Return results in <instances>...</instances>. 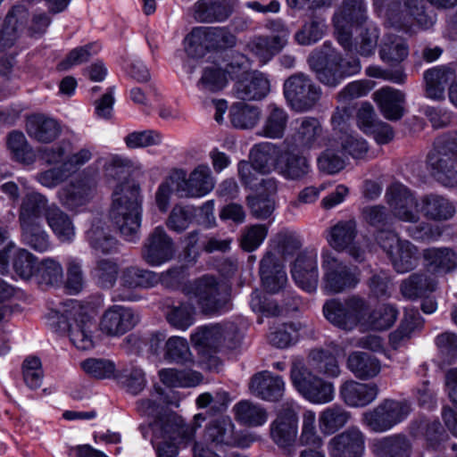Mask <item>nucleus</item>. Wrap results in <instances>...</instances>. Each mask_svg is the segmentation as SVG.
Returning a JSON list of instances; mask_svg holds the SVG:
<instances>
[{
	"instance_id": "obj_30",
	"label": "nucleus",
	"mask_w": 457,
	"mask_h": 457,
	"mask_svg": "<svg viewBox=\"0 0 457 457\" xmlns=\"http://www.w3.org/2000/svg\"><path fill=\"white\" fill-rule=\"evenodd\" d=\"M155 439L151 444L155 449L157 457H176L179 447L176 444L178 428L171 420H162L155 424Z\"/></svg>"
},
{
	"instance_id": "obj_45",
	"label": "nucleus",
	"mask_w": 457,
	"mask_h": 457,
	"mask_svg": "<svg viewBox=\"0 0 457 457\" xmlns=\"http://www.w3.org/2000/svg\"><path fill=\"white\" fill-rule=\"evenodd\" d=\"M278 171L287 179L297 180L311 171V165L305 156L287 152L283 163L278 166Z\"/></svg>"
},
{
	"instance_id": "obj_62",
	"label": "nucleus",
	"mask_w": 457,
	"mask_h": 457,
	"mask_svg": "<svg viewBox=\"0 0 457 457\" xmlns=\"http://www.w3.org/2000/svg\"><path fill=\"white\" fill-rule=\"evenodd\" d=\"M162 136L156 130L146 129L133 131L124 137V143L129 149L145 148L158 145L162 143Z\"/></svg>"
},
{
	"instance_id": "obj_26",
	"label": "nucleus",
	"mask_w": 457,
	"mask_h": 457,
	"mask_svg": "<svg viewBox=\"0 0 457 457\" xmlns=\"http://www.w3.org/2000/svg\"><path fill=\"white\" fill-rule=\"evenodd\" d=\"M373 100L386 120H398L403 116L405 94L403 91L383 87L373 93Z\"/></svg>"
},
{
	"instance_id": "obj_16",
	"label": "nucleus",
	"mask_w": 457,
	"mask_h": 457,
	"mask_svg": "<svg viewBox=\"0 0 457 457\" xmlns=\"http://www.w3.org/2000/svg\"><path fill=\"white\" fill-rule=\"evenodd\" d=\"M356 236L357 224L353 219L340 220L330 228L328 242L337 252L347 251L354 261L361 262L365 259V251L355 244Z\"/></svg>"
},
{
	"instance_id": "obj_41",
	"label": "nucleus",
	"mask_w": 457,
	"mask_h": 457,
	"mask_svg": "<svg viewBox=\"0 0 457 457\" xmlns=\"http://www.w3.org/2000/svg\"><path fill=\"white\" fill-rule=\"evenodd\" d=\"M424 79L427 96L434 100H440L445 97V90L450 81L453 79V73L446 67H436L424 73Z\"/></svg>"
},
{
	"instance_id": "obj_38",
	"label": "nucleus",
	"mask_w": 457,
	"mask_h": 457,
	"mask_svg": "<svg viewBox=\"0 0 457 457\" xmlns=\"http://www.w3.org/2000/svg\"><path fill=\"white\" fill-rule=\"evenodd\" d=\"M61 132V124L55 119L43 113L30 114V137L37 142L51 143Z\"/></svg>"
},
{
	"instance_id": "obj_24",
	"label": "nucleus",
	"mask_w": 457,
	"mask_h": 457,
	"mask_svg": "<svg viewBox=\"0 0 457 457\" xmlns=\"http://www.w3.org/2000/svg\"><path fill=\"white\" fill-rule=\"evenodd\" d=\"M250 392L265 401H278L284 395L285 382L268 370L254 374L249 383Z\"/></svg>"
},
{
	"instance_id": "obj_64",
	"label": "nucleus",
	"mask_w": 457,
	"mask_h": 457,
	"mask_svg": "<svg viewBox=\"0 0 457 457\" xmlns=\"http://www.w3.org/2000/svg\"><path fill=\"white\" fill-rule=\"evenodd\" d=\"M303 396L312 403H327L334 399V386L322 378L315 379Z\"/></svg>"
},
{
	"instance_id": "obj_9",
	"label": "nucleus",
	"mask_w": 457,
	"mask_h": 457,
	"mask_svg": "<svg viewBox=\"0 0 457 457\" xmlns=\"http://www.w3.org/2000/svg\"><path fill=\"white\" fill-rule=\"evenodd\" d=\"M368 310L366 300L353 295L343 302L339 299H329L323 305L324 317L334 326L351 330L361 321Z\"/></svg>"
},
{
	"instance_id": "obj_27",
	"label": "nucleus",
	"mask_w": 457,
	"mask_h": 457,
	"mask_svg": "<svg viewBox=\"0 0 457 457\" xmlns=\"http://www.w3.org/2000/svg\"><path fill=\"white\" fill-rule=\"evenodd\" d=\"M292 277L302 289L312 293L317 289L319 282L318 262L316 254H300L291 270Z\"/></svg>"
},
{
	"instance_id": "obj_7",
	"label": "nucleus",
	"mask_w": 457,
	"mask_h": 457,
	"mask_svg": "<svg viewBox=\"0 0 457 457\" xmlns=\"http://www.w3.org/2000/svg\"><path fill=\"white\" fill-rule=\"evenodd\" d=\"M322 290L328 294H340L355 288L361 281V271L337 259L330 252L322 253Z\"/></svg>"
},
{
	"instance_id": "obj_58",
	"label": "nucleus",
	"mask_w": 457,
	"mask_h": 457,
	"mask_svg": "<svg viewBox=\"0 0 457 457\" xmlns=\"http://www.w3.org/2000/svg\"><path fill=\"white\" fill-rule=\"evenodd\" d=\"M228 83L226 72L216 66L204 69L197 87L204 92L215 93L222 90Z\"/></svg>"
},
{
	"instance_id": "obj_63",
	"label": "nucleus",
	"mask_w": 457,
	"mask_h": 457,
	"mask_svg": "<svg viewBox=\"0 0 457 457\" xmlns=\"http://www.w3.org/2000/svg\"><path fill=\"white\" fill-rule=\"evenodd\" d=\"M290 378L293 386L302 395L306 392L315 379L320 378L313 375L300 360H295L293 362L290 370Z\"/></svg>"
},
{
	"instance_id": "obj_55",
	"label": "nucleus",
	"mask_w": 457,
	"mask_h": 457,
	"mask_svg": "<svg viewBox=\"0 0 457 457\" xmlns=\"http://www.w3.org/2000/svg\"><path fill=\"white\" fill-rule=\"evenodd\" d=\"M197 215V209L193 205H175L166 221L167 227L178 233L186 230Z\"/></svg>"
},
{
	"instance_id": "obj_2",
	"label": "nucleus",
	"mask_w": 457,
	"mask_h": 457,
	"mask_svg": "<svg viewBox=\"0 0 457 457\" xmlns=\"http://www.w3.org/2000/svg\"><path fill=\"white\" fill-rule=\"evenodd\" d=\"M141 214L139 186L132 181H124L118 185L112 194L110 217L124 239H138Z\"/></svg>"
},
{
	"instance_id": "obj_20",
	"label": "nucleus",
	"mask_w": 457,
	"mask_h": 457,
	"mask_svg": "<svg viewBox=\"0 0 457 457\" xmlns=\"http://www.w3.org/2000/svg\"><path fill=\"white\" fill-rule=\"evenodd\" d=\"M292 139L294 145L303 150L318 149L326 143L321 123L314 117L297 119Z\"/></svg>"
},
{
	"instance_id": "obj_15",
	"label": "nucleus",
	"mask_w": 457,
	"mask_h": 457,
	"mask_svg": "<svg viewBox=\"0 0 457 457\" xmlns=\"http://www.w3.org/2000/svg\"><path fill=\"white\" fill-rule=\"evenodd\" d=\"M393 215L404 222L417 223L420 220L419 202L411 190L401 183H393L385 195Z\"/></svg>"
},
{
	"instance_id": "obj_18",
	"label": "nucleus",
	"mask_w": 457,
	"mask_h": 457,
	"mask_svg": "<svg viewBox=\"0 0 457 457\" xmlns=\"http://www.w3.org/2000/svg\"><path fill=\"white\" fill-rule=\"evenodd\" d=\"M365 441V434L358 427H350L329 440L328 454L330 457H362Z\"/></svg>"
},
{
	"instance_id": "obj_5",
	"label": "nucleus",
	"mask_w": 457,
	"mask_h": 457,
	"mask_svg": "<svg viewBox=\"0 0 457 457\" xmlns=\"http://www.w3.org/2000/svg\"><path fill=\"white\" fill-rule=\"evenodd\" d=\"M375 238L397 273H406L417 267L419 250L412 243L401 239L397 233L390 229L378 230Z\"/></svg>"
},
{
	"instance_id": "obj_17",
	"label": "nucleus",
	"mask_w": 457,
	"mask_h": 457,
	"mask_svg": "<svg viewBox=\"0 0 457 457\" xmlns=\"http://www.w3.org/2000/svg\"><path fill=\"white\" fill-rule=\"evenodd\" d=\"M96 188L95 179L79 176L57 192V197L62 206L75 211L88 204L93 198Z\"/></svg>"
},
{
	"instance_id": "obj_10",
	"label": "nucleus",
	"mask_w": 457,
	"mask_h": 457,
	"mask_svg": "<svg viewBox=\"0 0 457 457\" xmlns=\"http://www.w3.org/2000/svg\"><path fill=\"white\" fill-rule=\"evenodd\" d=\"M411 407L404 401L385 399L372 410L362 414L361 422L374 433H384L403 422Z\"/></svg>"
},
{
	"instance_id": "obj_31",
	"label": "nucleus",
	"mask_w": 457,
	"mask_h": 457,
	"mask_svg": "<svg viewBox=\"0 0 457 457\" xmlns=\"http://www.w3.org/2000/svg\"><path fill=\"white\" fill-rule=\"evenodd\" d=\"M346 367L360 380L372 379L381 371L380 361L376 356L361 351L348 355Z\"/></svg>"
},
{
	"instance_id": "obj_36",
	"label": "nucleus",
	"mask_w": 457,
	"mask_h": 457,
	"mask_svg": "<svg viewBox=\"0 0 457 457\" xmlns=\"http://www.w3.org/2000/svg\"><path fill=\"white\" fill-rule=\"evenodd\" d=\"M233 326H222L220 324L199 327L191 335V341L199 349H216L228 337Z\"/></svg>"
},
{
	"instance_id": "obj_47",
	"label": "nucleus",
	"mask_w": 457,
	"mask_h": 457,
	"mask_svg": "<svg viewBox=\"0 0 457 457\" xmlns=\"http://www.w3.org/2000/svg\"><path fill=\"white\" fill-rule=\"evenodd\" d=\"M234 411L237 420L250 427L262 426L268 420L266 410L250 401L245 400L237 403Z\"/></svg>"
},
{
	"instance_id": "obj_21",
	"label": "nucleus",
	"mask_w": 457,
	"mask_h": 457,
	"mask_svg": "<svg viewBox=\"0 0 457 457\" xmlns=\"http://www.w3.org/2000/svg\"><path fill=\"white\" fill-rule=\"evenodd\" d=\"M297 431V414L291 408L281 410L277 419L270 424V437L278 446L282 448L295 443Z\"/></svg>"
},
{
	"instance_id": "obj_1",
	"label": "nucleus",
	"mask_w": 457,
	"mask_h": 457,
	"mask_svg": "<svg viewBox=\"0 0 457 457\" xmlns=\"http://www.w3.org/2000/svg\"><path fill=\"white\" fill-rule=\"evenodd\" d=\"M308 63L316 79L324 86L333 88L345 78L359 73L361 69L358 57L343 58L329 41H325L311 53Z\"/></svg>"
},
{
	"instance_id": "obj_43",
	"label": "nucleus",
	"mask_w": 457,
	"mask_h": 457,
	"mask_svg": "<svg viewBox=\"0 0 457 457\" xmlns=\"http://www.w3.org/2000/svg\"><path fill=\"white\" fill-rule=\"evenodd\" d=\"M409 47L406 41L395 34H386L380 45L379 56L383 62L400 63L407 58Z\"/></svg>"
},
{
	"instance_id": "obj_3",
	"label": "nucleus",
	"mask_w": 457,
	"mask_h": 457,
	"mask_svg": "<svg viewBox=\"0 0 457 457\" xmlns=\"http://www.w3.org/2000/svg\"><path fill=\"white\" fill-rule=\"evenodd\" d=\"M47 315L52 324H56L57 331L68 332L76 348L87 351L94 347L95 321L77 302L69 300L60 303L55 308L50 309Z\"/></svg>"
},
{
	"instance_id": "obj_8",
	"label": "nucleus",
	"mask_w": 457,
	"mask_h": 457,
	"mask_svg": "<svg viewBox=\"0 0 457 457\" xmlns=\"http://www.w3.org/2000/svg\"><path fill=\"white\" fill-rule=\"evenodd\" d=\"M32 218L46 220L62 242H71L75 237V228L69 215L55 204L48 205L44 195L34 192H30V220Z\"/></svg>"
},
{
	"instance_id": "obj_42",
	"label": "nucleus",
	"mask_w": 457,
	"mask_h": 457,
	"mask_svg": "<svg viewBox=\"0 0 457 457\" xmlns=\"http://www.w3.org/2000/svg\"><path fill=\"white\" fill-rule=\"evenodd\" d=\"M423 257L428 268L436 272L448 273L457 268V254L448 247L426 249Z\"/></svg>"
},
{
	"instance_id": "obj_34",
	"label": "nucleus",
	"mask_w": 457,
	"mask_h": 457,
	"mask_svg": "<svg viewBox=\"0 0 457 457\" xmlns=\"http://www.w3.org/2000/svg\"><path fill=\"white\" fill-rule=\"evenodd\" d=\"M288 118V113L284 108L276 104H268L263 123L258 134L271 139L282 138L287 127Z\"/></svg>"
},
{
	"instance_id": "obj_28",
	"label": "nucleus",
	"mask_w": 457,
	"mask_h": 457,
	"mask_svg": "<svg viewBox=\"0 0 457 457\" xmlns=\"http://www.w3.org/2000/svg\"><path fill=\"white\" fill-rule=\"evenodd\" d=\"M416 3L418 0H390L381 17L385 18L388 26L403 32H411V11Z\"/></svg>"
},
{
	"instance_id": "obj_25",
	"label": "nucleus",
	"mask_w": 457,
	"mask_h": 457,
	"mask_svg": "<svg viewBox=\"0 0 457 457\" xmlns=\"http://www.w3.org/2000/svg\"><path fill=\"white\" fill-rule=\"evenodd\" d=\"M231 0H198L193 6V17L198 22L225 21L233 12Z\"/></svg>"
},
{
	"instance_id": "obj_23",
	"label": "nucleus",
	"mask_w": 457,
	"mask_h": 457,
	"mask_svg": "<svg viewBox=\"0 0 457 457\" xmlns=\"http://www.w3.org/2000/svg\"><path fill=\"white\" fill-rule=\"evenodd\" d=\"M379 393L375 383L347 380L340 386V395L345 403L353 408H363L373 403Z\"/></svg>"
},
{
	"instance_id": "obj_57",
	"label": "nucleus",
	"mask_w": 457,
	"mask_h": 457,
	"mask_svg": "<svg viewBox=\"0 0 457 457\" xmlns=\"http://www.w3.org/2000/svg\"><path fill=\"white\" fill-rule=\"evenodd\" d=\"M303 328L301 322L285 323L270 334V343L278 348L289 347L298 340L299 332Z\"/></svg>"
},
{
	"instance_id": "obj_33",
	"label": "nucleus",
	"mask_w": 457,
	"mask_h": 457,
	"mask_svg": "<svg viewBox=\"0 0 457 457\" xmlns=\"http://www.w3.org/2000/svg\"><path fill=\"white\" fill-rule=\"evenodd\" d=\"M420 212L428 220L444 221L453 217L455 206L443 195L429 194L420 199Z\"/></svg>"
},
{
	"instance_id": "obj_44",
	"label": "nucleus",
	"mask_w": 457,
	"mask_h": 457,
	"mask_svg": "<svg viewBox=\"0 0 457 457\" xmlns=\"http://www.w3.org/2000/svg\"><path fill=\"white\" fill-rule=\"evenodd\" d=\"M350 413L340 405L324 409L319 415V428L322 434L332 435L342 428L349 420Z\"/></svg>"
},
{
	"instance_id": "obj_13",
	"label": "nucleus",
	"mask_w": 457,
	"mask_h": 457,
	"mask_svg": "<svg viewBox=\"0 0 457 457\" xmlns=\"http://www.w3.org/2000/svg\"><path fill=\"white\" fill-rule=\"evenodd\" d=\"M284 96L289 104L296 111L311 110L320 100L321 89L312 79L297 72L288 77L284 82Z\"/></svg>"
},
{
	"instance_id": "obj_50",
	"label": "nucleus",
	"mask_w": 457,
	"mask_h": 457,
	"mask_svg": "<svg viewBox=\"0 0 457 457\" xmlns=\"http://www.w3.org/2000/svg\"><path fill=\"white\" fill-rule=\"evenodd\" d=\"M229 116L235 128L252 129L260 120L261 112L257 106L236 103L230 108Z\"/></svg>"
},
{
	"instance_id": "obj_49",
	"label": "nucleus",
	"mask_w": 457,
	"mask_h": 457,
	"mask_svg": "<svg viewBox=\"0 0 457 457\" xmlns=\"http://www.w3.org/2000/svg\"><path fill=\"white\" fill-rule=\"evenodd\" d=\"M247 48L262 64L269 62L283 48L267 35H256L247 43Z\"/></svg>"
},
{
	"instance_id": "obj_11",
	"label": "nucleus",
	"mask_w": 457,
	"mask_h": 457,
	"mask_svg": "<svg viewBox=\"0 0 457 457\" xmlns=\"http://www.w3.org/2000/svg\"><path fill=\"white\" fill-rule=\"evenodd\" d=\"M170 180L175 184L179 197L199 198L209 194L215 186V180L210 167L206 164L196 166L187 176L182 169L173 170Z\"/></svg>"
},
{
	"instance_id": "obj_40",
	"label": "nucleus",
	"mask_w": 457,
	"mask_h": 457,
	"mask_svg": "<svg viewBox=\"0 0 457 457\" xmlns=\"http://www.w3.org/2000/svg\"><path fill=\"white\" fill-rule=\"evenodd\" d=\"M63 270L60 263L54 260H43L30 253V278H36L38 284L56 285L62 279Z\"/></svg>"
},
{
	"instance_id": "obj_32",
	"label": "nucleus",
	"mask_w": 457,
	"mask_h": 457,
	"mask_svg": "<svg viewBox=\"0 0 457 457\" xmlns=\"http://www.w3.org/2000/svg\"><path fill=\"white\" fill-rule=\"evenodd\" d=\"M260 276L263 287L270 293L278 292L287 279L284 269L276 262V257L270 252H268L261 261Z\"/></svg>"
},
{
	"instance_id": "obj_46",
	"label": "nucleus",
	"mask_w": 457,
	"mask_h": 457,
	"mask_svg": "<svg viewBox=\"0 0 457 457\" xmlns=\"http://www.w3.org/2000/svg\"><path fill=\"white\" fill-rule=\"evenodd\" d=\"M165 317L172 328L185 331L195 323V308L187 303L168 305Z\"/></svg>"
},
{
	"instance_id": "obj_6",
	"label": "nucleus",
	"mask_w": 457,
	"mask_h": 457,
	"mask_svg": "<svg viewBox=\"0 0 457 457\" xmlns=\"http://www.w3.org/2000/svg\"><path fill=\"white\" fill-rule=\"evenodd\" d=\"M187 294L194 298L204 313H213L226 309L229 299L226 283L212 275H204L187 287Z\"/></svg>"
},
{
	"instance_id": "obj_39",
	"label": "nucleus",
	"mask_w": 457,
	"mask_h": 457,
	"mask_svg": "<svg viewBox=\"0 0 457 457\" xmlns=\"http://www.w3.org/2000/svg\"><path fill=\"white\" fill-rule=\"evenodd\" d=\"M436 281L426 272H415L404 278L400 285L404 298L415 300L436 290Z\"/></svg>"
},
{
	"instance_id": "obj_12",
	"label": "nucleus",
	"mask_w": 457,
	"mask_h": 457,
	"mask_svg": "<svg viewBox=\"0 0 457 457\" xmlns=\"http://www.w3.org/2000/svg\"><path fill=\"white\" fill-rule=\"evenodd\" d=\"M369 22L365 0H343L341 8L334 14L333 23L337 42L345 51H352L353 24L363 26Z\"/></svg>"
},
{
	"instance_id": "obj_59",
	"label": "nucleus",
	"mask_w": 457,
	"mask_h": 457,
	"mask_svg": "<svg viewBox=\"0 0 457 457\" xmlns=\"http://www.w3.org/2000/svg\"><path fill=\"white\" fill-rule=\"evenodd\" d=\"M87 237L91 247L96 252L111 253L117 249V240L98 225H93Z\"/></svg>"
},
{
	"instance_id": "obj_48",
	"label": "nucleus",
	"mask_w": 457,
	"mask_h": 457,
	"mask_svg": "<svg viewBox=\"0 0 457 457\" xmlns=\"http://www.w3.org/2000/svg\"><path fill=\"white\" fill-rule=\"evenodd\" d=\"M327 25L325 20L312 16L295 32L294 38L300 46H312L319 42L325 35Z\"/></svg>"
},
{
	"instance_id": "obj_60",
	"label": "nucleus",
	"mask_w": 457,
	"mask_h": 457,
	"mask_svg": "<svg viewBox=\"0 0 457 457\" xmlns=\"http://www.w3.org/2000/svg\"><path fill=\"white\" fill-rule=\"evenodd\" d=\"M267 235L268 227L265 224L247 226L242 230L240 246L245 252H253L263 243Z\"/></svg>"
},
{
	"instance_id": "obj_4",
	"label": "nucleus",
	"mask_w": 457,
	"mask_h": 457,
	"mask_svg": "<svg viewBox=\"0 0 457 457\" xmlns=\"http://www.w3.org/2000/svg\"><path fill=\"white\" fill-rule=\"evenodd\" d=\"M427 162L438 180L446 186L457 185V131L438 137Z\"/></svg>"
},
{
	"instance_id": "obj_22",
	"label": "nucleus",
	"mask_w": 457,
	"mask_h": 457,
	"mask_svg": "<svg viewBox=\"0 0 457 457\" xmlns=\"http://www.w3.org/2000/svg\"><path fill=\"white\" fill-rule=\"evenodd\" d=\"M370 449L376 457H411L412 443L406 435L399 433L372 439Z\"/></svg>"
},
{
	"instance_id": "obj_37",
	"label": "nucleus",
	"mask_w": 457,
	"mask_h": 457,
	"mask_svg": "<svg viewBox=\"0 0 457 457\" xmlns=\"http://www.w3.org/2000/svg\"><path fill=\"white\" fill-rule=\"evenodd\" d=\"M279 147L270 142H262L254 145L250 151V159L259 172L268 174L277 169L279 164Z\"/></svg>"
},
{
	"instance_id": "obj_53",
	"label": "nucleus",
	"mask_w": 457,
	"mask_h": 457,
	"mask_svg": "<svg viewBox=\"0 0 457 457\" xmlns=\"http://www.w3.org/2000/svg\"><path fill=\"white\" fill-rule=\"evenodd\" d=\"M313 368L327 377L337 378L340 368L337 358L327 350L314 349L309 354Z\"/></svg>"
},
{
	"instance_id": "obj_61",
	"label": "nucleus",
	"mask_w": 457,
	"mask_h": 457,
	"mask_svg": "<svg viewBox=\"0 0 457 457\" xmlns=\"http://www.w3.org/2000/svg\"><path fill=\"white\" fill-rule=\"evenodd\" d=\"M186 50L193 57H202L210 50L206 27H197L186 37Z\"/></svg>"
},
{
	"instance_id": "obj_51",
	"label": "nucleus",
	"mask_w": 457,
	"mask_h": 457,
	"mask_svg": "<svg viewBox=\"0 0 457 457\" xmlns=\"http://www.w3.org/2000/svg\"><path fill=\"white\" fill-rule=\"evenodd\" d=\"M355 44H353L352 51H346L349 54L353 52L360 55L368 57L374 54L379 37V29L372 22L363 25Z\"/></svg>"
},
{
	"instance_id": "obj_54",
	"label": "nucleus",
	"mask_w": 457,
	"mask_h": 457,
	"mask_svg": "<svg viewBox=\"0 0 457 457\" xmlns=\"http://www.w3.org/2000/svg\"><path fill=\"white\" fill-rule=\"evenodd\" d=\"M234 425L229 419L212 421L205 429V438L216 445H233Z\"/></svg>"
},
{
	"instance_id": "obj_29",
	"label": "nucleus",
	"mask_w": 457,
	"mask_h": 457,
	"mask_svg": "<svg viewBox=\"0 0 457 457\" xmlns=\"http://www.w3.org/2000/svg\"><path fill=\"white\" fill-rule=\"evenodd\" d=\"M270 90L268 78L262 72L253 71L245 75L235 85V93L238 99L258 101L267 96Z\"/></svg>"
},
{
	"instance_id": "obj_35",
	"label": "nucleus",
	"mask_w": 457,
	"mask_h": 457,
	"mask_svg": "<svg viewBox=\"0 0 457 457\" xmlns=\"http://www.w3.org/2000/svg\"><path fill=\"white\" fill-rule=\"evenodd\" d=\"M160 281L158 273L140 268L129 266L120 271V285L126 289H149Z\"/></svg>"
},
{
	"instance_id": "obj_56",
	"label": "nucleus",
	"mask_w": 457,
	"mask_h": 457,
	"mask_svg": "<svg viewBox=\"0 0 457 457\" xmlns=\"http://www.w3.org/2000/svg\"><path fill=\"white\" fill-rule=\"evenodd\" d=\"M161 381L170 387L194 386L199 380V374L175 369H163L159 371Z\"/></svg>"
},
{
	"instance_id": "obj_14",
	"label": "nucleus",
	"mask_w": 457,
	"mask_h": 457,
	"mask_svg": "<svg viewBox=\"0 0 457 457\" xmlns=\"http://www.w3.org/2000/svg\"><path fill=\"white\" fill-rule=\"evenodd\" d=\"M174 254V241L161 226L154 228L148 234L141 249L142 260L152 267L168 262Z\"/></svg>"
},
{
	"instance_id": "obj_19",
	"label": "nucleus",
	"mask_w": 457,
	"mask_h": 457,
	"mask_svg": "<svg viewBox=\"0 0 457 457\" xmlns=\"http://www.w3.org/2000/svg\"><path fill=\"white\" fill-rule=\"evenodd\" d=\"M139 317L133 309L123 305H112L103 314L100 329L111 337H120L132 329Z\"/></svg>"
},
{
	"instance_id": "obj_52",
	"label": "nucleus",
	"mask_w": 457,
	"mask_h": 457,
	"mask_svg": "<svg viewBox=\"0 0 457 457\" xmlns=\"http://www.w3.org/2000/svg\"><path fill=\"white\" fill-rule=\"evenodd\" d=\"M92 278L102 288H112L118 278L119 265L110 259H101L96 262L92 272Z\"/></svg>"
}]
</instances>
